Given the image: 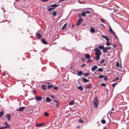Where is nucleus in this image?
<instances>
[{
    "mask_svg": "<svg viewBox=\"0 0 129 129\" xmlns=\"http://www.w3.org/2000/svg\"><path fill=\"white\" fill-rule=\"evenodd\" d=\"M94 51L95 52L96 56L94 57V58L96 60H98L100 58V56L101 54V51L97 48L95 49Z\"/></svg>",
    "mask_w": 129,
    "mask_h": 129,
    "instance_id": "1",
    "label": "nucleus"
},
{
    "mask_svg": "<svg viewBox=\"0 0 129 129\" xmlns=\"http://www.w3.org/2000/svg\"><path fill=\"white\" fill-rule=\"evenodd\" d=\"M93 104L94 107L95 108H98L99 105L98 99L97 97L95 98L93 100Z\"/></svg>",
    "mask_w": 129,
    "mask_h": 129,
    "instance_id": "2",
    "label": "nucleus"
},
{
    "mask_svg": "<svg viewBox=\"0 0 129 129\" xmlns=\"http://www.w3.org/2000/svg\"><path fill=\"white\" fill-rule=\"evenodd\" d=\"M78 80L79 81H83L85 82H89V80L84 78H80Z\"/></svg>",
    "mask_w": 129,
    "mask_h": 129,
    "instance_id": "3",
    "label": "nucleus"
},
{
    "mask_svg": "<svg viewBox=\"0 0 129 129\" xmlns=\"http://www.w3.org/2000/svg\"><path fill=\"white\" fill-rule=\"evenodd\" d=\"M83 18L79 19L77 22V23L76 24V25L77 26L79 25L80 24H81L83 22Z\"/></svg>",
    "mask_w": 129,
    "mask_h": 129,
    "instance_id": "4",
    "label": "nucleus"
},
{
    "mask_svg": "<svg viewBox=\"0 0 129 129\" xmlns=\"http://www.w3.org/2000/svg\"><path fill=\"white\" fill-rule=\"evenodd\" d=\"M35 100L37 101H40L42 99V98L41 96H36L35 97Z\"/></svg>",
    "mask_w": 129,
    "mask_h": 129,
    "instance_id": "5",
    "label": "nucleus"
},
{
    "mask_svg": "<svg viewBox=\"0 0 129 129\" xmlns=\"http://www.w3.org/2000/svg\"><path fill=\"white\" fill-rule=\"evenodd\" d=\"M98 67L96 65H94L93 66V67L91 68V70L92 71H94L95 70H96Z\"/></svg>",
    "mask_w": 129,
    "mask_h": 129,
    "instance_id": "6",
    "label": "nucleus"
},
{
    "mask_svg": "<svg viewBox=\"0 0 129 129\" xmlns=\"http://www.w3.org/2000/svg\"><path fill=\"white\" fill-rule=\"evenodd\" d=\"M25 107H20L19 109H17L16 110L17 111H22L23 110L25 109Z\"/></svg>",
    "mask_w": 129,
    "mask_h": 129,
    "instance_id": "7",
    "label": "nucleus"
},
{
    "mask_svg": "<svg viewBox=\"0 0 129 129\" xmlns=\"http://www.w3.org/2000/svg\"><path fill=\"white\" fill-rule=\"evenodd\" d=\"M84 57L87 59H89L90 58V55L88 54H86L84 55Z\"/></svg>",
    "mask_w": 129,
    "mask_h": 129,
    "instance_id": "8",
    "label": "nucleus"
},
{
    "mask_svg": "<svg viewBox=\"0 0 129 129\" xmlns=\"http://www.w3.org/2000/svg\"><path fill=\"white\" fill-rule=\"evenodd\" d=\"M36 37L39 39H40L41 37V35L40 33H37L36 34Z\"/></svg>",
    "mask_w": 129,
    "mask_h": 129,
    "instance_id": "9",
    "label": "nucleus"
},
{
    "mask_svg": "<svg viewBox=\"0 0 129 129\" xmlns=\"http://www.w3.org/2000/svg\"><path fill=\"white\" fill-rule=\"evenodd\" d=\"M6 116L8 120L9 121L10 119V114H8L6 115Z\"/></svg>",
    "mask_w": 129,
    "mask_h": 129,
    "instance_id": "10",
    "label": "nucleus"
},
{
    "mask_svg": "<svg viewBox=\"0 0 129 129\" xmlns=\"http://www.w3.org/2000/svg\"><path fill=\"white\" fill-rule=\"evenodd\" d=\"M95 29L91 27H90V31L92 33H94L95 32Z\"/></svg>",
    "mask_w": 129,
    "mask_h": 129,
    "instance_id": "11",
    "label": "nucleus"
},
{
    "mask_svg": "<svg viewBox=\"0 0 129 129\" xmlns=\"http://www.w3.org/2000/svg\"><path fill=\"white\" fill-rule=\"evenodd\" d=\"M102 37L103 38H104L107 41H109V39L107 37L103 35L102 36Z\"/></svg>",
    "mask_w": 129,
    "mask_h": 129,
    "instance_id": "12",
    "label": "nucleus"
},
{
    "mask_svg": "<svg viewBox=\"0 0 129 129\" xmlns=\"http://www.w3.org/2000/svg\"><path fill=\"white\" fill-rule=\"evenodd\" d=\"M42 42L45 44H48V43L46 42V40L44 39H42Z\"/></svg>",
    "mask_w": 129,
    "mask_h": 129,
    "instance_id": "13",
    "label": "nucleus"
},
{
    "mask_svg": "<svg viewBox=\"0 0 129 129\" xmlns=\"http://www.w3.org/2000/svg\"><path fill=\"white\" fill-rule=\"evenodd\" d=\"M59 4L58 5H57L56 4H53L52 5H50V6L51 7H57V6H59Z\"/></svg>",
    "mask_w": 129,
    "mask_h": 129,
    "instance_id": "14",
    "label": "nucleus"
},
{
    "mask_svg": "<svg viewBox=\"0 0 129 129\" xmlns=\"http://www.w3.org/2000/svg\"><path fill=\"white\" fill-rule=\"evenodd\" d=\"M109 31L112 34H114V33L110 25H109Z\"/></svg>",
    "mask_w": 129,
    "mask_h": 129,
    "instance_id": "15",
    "label": "nucleus"
},
{
    "mask_svg": "<svg viewBox=\"0 0 129 129\" xmlns=\"http://www.w3.org/2000/svg\"><path fill=\"white\" fill-rule=\"evenodd\" d=\"M77 72L78 73V76H80L81 75H83V72L81 71H77Z\"/></svg>",
    "mask_w": 129,
    "mask_h": 129,
    "instance_id": "16",
    "label": "nucleus"
},
{
    "mask_svg": "<svg viewBox=\"0 0 129 129\" xmlns=\"http://www.w3.org/2000/svg\"><path fill=\"white\" fill-rule=\"evenodd\" d=\"M67 25V23H66V24H65L63 25V27H62V30H64V29H65L66 28Z\"/></svg>",
    "mask_w": 129,
    "mask_h": 129,
    "instance_id": "17",
    "label": "nucleus"
},
{
    "mask_svg": "<svg viewBox=\"0 0 129 129\" xmlns=\"http://www.w3.org/2000/svg\"><path fill=\"white\" fill-rule=\"evenodd\" d=\"M78 88L79 89L81 90H83V87L81 86H78Z\"/></svg>",
    "mask_w": 129,
    "mask_h": 129,
    "instance_id": "18",
    "label": "nucleus"
},
{
    "mask_svg": "<svg viewBox=\"0 0 129 129\" xmlns=\"http://www.w3.org/2000/svg\"><path fill=\"white\" fill-rule=\"evenodd\" d=\"M4 114V113L3 111H2L0 112V118L2 117Z\"/></svg>",
    "mask_w": 129,
    "mask_h": 129,
    "instance_id": "19",
    "label": "nucleus"
},
{
    "mask_svg": "<svg viewBox=\"0 0 129 129\" xmlns=\"http://www.w3.org/2000/svg\"><path fill=\"white\" fill-rule=\"evenodd\" d=\"M43 124L42 123H40V124H36V126L37 127H40L41 126L43 125Z\"/></svg>",
    "mask_w": 129,
    "mask_h": 129,
    "instance_id": "20",
    "label": "nucleus"
},
{
    "mask_svg": "<svg viewBox=\"0 0 129 129\" xmlns=\"http://www.w3.org/2000/svg\"><path fill=\"white\" fill-rule=\"evenodd\" d=\"M46 100L47 102H50L51 101V99L50 98L47 97L46 99Z\"/></svg>",
    "mask_w": 129,
    "mask_h": 129,
    "instance_id": "21",
    "label": "nucleus"
},
{
    "mask_svg": "<svg viewBox=\"0 0 129 129\" xmlns=\"http://www.w3.org/2000/svg\"><path fill=\"white\" fill-rule=\"evenodd\" d=\"M44 115L45 116L47 117H48L49 116V114L46 112L44 113Z\"/></svg>",
    "mask_w": 129,
    "mask_h": 129,
    "instance_id": "22",
    "label": "nucleus"
},
{
    "mask_svg": "<svg viewBox=\"0 0 129 129\" xmlns=\"http://www.w3.org/2000/svg\"><path fill=\"white\" fill-rule=\"evenodd\" d=\"M5 124L6 125V126L4 127V128H6L7 127H10L7 124L6 122H5Z\"/></svg>",
    "mask_w": 129,
    "mask_h": 129,
    "instance_id": "23",
    "label": "nucleus"
},
{
    "mask_svg": "<svg viewBox=\"0 0 129 129\" xmlns=\"http://www.w3.org/2000/svg\"><path fill=\"white\" fill-rule=\"evenodd\" d=\"M101 122L102 123L104 124L106 123V121L104 119H102L101 120Z\"/></svg>",
    "mask_w": 129,
    "mask_h": 129,
    "instance_id": "24",
    "label": "nucleus"
},
{
    "mask_svg": "<svg viewBox=\"0 0 129 129\" xmlns=\"http://www.w3.org/2000/svg\"><path fill=\"white\" fill-rule=\"evenodd\" d=\"M82 15L83 17H84L86 15V13L84 12H82V13L81 14Z\"/></svg>",
    "mask_w": 129,
    "mask_h": 129,
    "instance_id": "25",
    "label": "nucleus"
},
{
    "mask_svg": "<svg viewBox=\"0 0 129 129\" xmlns=\"http://www.w3.org/2000/svg\"><path fill=\"white\" fill-rule=\"evenodd\" d=\"M74 101H72L71 102H69V105H72L74 104Z\"/></svg>",
    "mask_w": 129,
    "mask_h": 129,
    "instance_id": "26",
    "label": "nucleus"
},
{
    "mask_svg": "<svg viewBox=\"0 0 129 129\" xmlns=\"http://www.w3.org/2000/svg\"><path fill=\"white\" fill-rule=\"evenodd\" d=\"M52 15L53 16H55L57 15V13L55 11H54L53 12Z\"/></svg>",
    "mask_w": 129,
    "mask_h": 129,
    "instance_id": "27",
    "label": "nucleus"
},
{
    "mask_svg": "<svg viewBox=\"0 0 129 129\" xmlns=\"http://www.w3.org/2000/svg\"><path fill=\"white\" fill-rule=\"evenodd\" d=\"M103 71V70L102 68H99L97 70V71H98L99 72H102Z\"/></svg>",
    "mask_w": 129,
    "mask_h": 129,
    "instance_id": "28",
    "label": "nucleus"
},
{
    "mask_svg": "<svg viewBox=\"0 0 129 129\" xmlns=\"http://www.w3.org/2000/svg\"><path fill=\"white\" fill-rule=\"evenodd\" d=\"M47 86L45 85H43L42 86V88L44 89L45 90L46 89V87Z\"/></svg>",
    "mask_w": 129,
    "mask_h": 129,
    "instance_id": "29",
    "label": "nucleus"
},
{
    "mask_svg": "<svg viewBox=\"0 0 129 129\" xmlns=\"http://www.w3.org/2000/svg\"><path fill=\"white\" fill-rule=\"evenodd\" d=\"M104 46H99V48L100 49H103L104 48Z\"/></svg>",
    "mask_w": 129,
    "mask_h": 129,
    "instance_id": "30",
    "label": "nucleus"
},
{
    "mask_svg": "<svg viewBox=\"0 0 129 129\" xmlns=\"http://www.w3.org/2000/svg\"><path fill=\"white\" fill-rule=\"evenodd\" d=\"M107 49H106V48H105L103 49V51L104 52H107Z\"/></svg>",
    "mask_w": 129,
    "mask_h": 129,
    "instance_id": "31",
    "label": "nucleus"
},
{
    "mask_svg": "<svg viewBox=\"0 0 129 129\" xmlns=\"http://www.w3.org/2000/svg\"><path fill=\"white\" fill-rule=\"evenodd\" d=\"M53 85H49L48 86V88L49 89H50L51 88V87H53Z\"/></svg>",
    "mask_w": 129,
    "mask_h": 129,
    "instance_id": "32",
    "label": "nucleus"
},
{
    "mask_svg": "<svg viewBox=\"0 0 129 129\" xmlns=\"http://www.w3.org/2000/svg\"><path fill=\"white\" fill-rule=\"evenodd\" d=\"M107 49V50L108 49L109 50H110L112 49V47H106Z\"/></svg>",
    "mask_w": 129,
    "mask_h": 129,
    "instance_id": "33",
    "label": "nucleus"
},
{
    "mask_svg": "<svg viewBox=\"0 0 129 129\" xmlns=\"http://www.w3.org/2000/svg\"><path fill=\"white\" fill-rule=\"evenodd\" d=\"M85 12V13H86V14H90L91 13L90 11H88V10L86 11Z\"/></svg>",
    "mask_w": 129,
    "mask_h": 129,
    "instance_id": "34",
    "label": "nucleus"
},
{
    "mask_svg": "<svg viewBox=\"0 0 129 129\" xmlns=\"http://www.w3.org/2000/svg\"><path fill=\"white\" fill-rule=\"evenodd\" d=\"M89 75V73H86L85 74H83V75L84 76H87L88 75Z\"/></svg>",
    "mask_w": 129,
    "mask_h": 129,
    "instance_id": "35",
    "label": "nucleus"
},
{
    "mask_svg": "<svg viewBox=\"0 0 129 129\" xmlns=\"http://www.w3.org/2000/svg\"><path fill=\"white\" fill-rule=\"evenodd\" d=\"M100 21L101 22H102L104 23V22H105V21L104 20V19H103L101 18L100 19Z\"/></svg>",
    "mask_w": 129,
    "mask_h": 129,
    "instance_id": "36",
    "label": "nucleus"
},
{
    "mask_svg": "<svg viewBox=\"0 0 129 129\" xmlns=\"http://www.w3.org/2000/svg\"><path fill=\"white\" fill-rule=\"evenodd\" d=\"M54 9L53 8H50L47 10V11H51Z\"/></svg>",
    "mask_w": 129,
    "mask_h": 129,
    "instance_id": "37",
    "label": "nucleus"
},
{
    "mask_svg": "<svg viewBox=\"0 0 129 129\" xmlns=\"http://www.w3.org/2000/svg\"><path fill=\"white\" fill-rule=\"evenodd\" d=\"M106 45L107 46H109L110 45V44L109 41H107L106 43Z\"/></svg>",
    "mask_w": 129,
    "mask_h": 129,
    "instance_id": "38",
    "label": "nucleus"
},
{
    "mask_svg": "<svg viewBox=\"0 0 129 129\" xmlns=\"http://www.w3.org/2000/svg\"><path fill=\"white\" fill-rule=\"evenodd\" d=\"M101 85L103 86H106V85L104 83H102L101 84Z\"/></svg>",
    "mask_w": 129,
    "mask_h": 129,
    "instance_id": "39",
    "label": "nucleus"
},
{
    "mask_svg": "<svg viewBox=\"0 0 129 129\" xmlns=\"http://www.w3.org/2000/svg\"><path fill=\"white\" fill-rule=\"evenodd\" d=\"M104 76L103 75H99L98 76V77L100 78H103Z\"/></svg>",
    "mask_w": 129,
    "mask_h": 129,
    "instance_id": "40",
    "label": "nucleus"
},
{
    "mask_svg": "<svg viewBox=\"0 0 129 129\" xmlns=\"http://www.w3.org/2000/svg\"><path fill=\"white\" fill-rule=\"evenodd\" d=\"M79 121L80 123H83V122L82 120L81 119H79Z\"/></svg>",
    "mask_w": 129,
    "mask_h": 129,
    "instance_id": "41",
    "label": "nucleus"
},
{
    "mask_svg": "<svg viewBox=\"0 0 129 129\" xmlns=\"http://www.w3.org/2000/svg\"><path fill=\"white\" fill-rule=\"evenodd\" d=\"M114 35L115 37V38L117 39H118V37H117V36H116V34L114 33V34H113Z\"/></svg>",
    "mask_w": 129,
    "mask_h": 129,
    "instance_id": "42",
    "label": "nucleus"
},
{
    "mask_svg": "<svg viewBox=\"0 0 129 129\" xmlns=\"http://www.w3.org/2000/svg\"><path fill=\"white\" fill-rule=\"evenodd\" d=\"M104 59H103L102 61L100 62V63H103L104 61Z\"/></svg>",
    "mask_w": 129,
    "mask_h": 129,
    "instance_id": "43",
    "label": "nucleus"
},
{
    "mask_svg": "<svg viewBox=\"0 0 129 129\" xmlns=\"http://www.w3.org/2000/svg\"><path fill=\"white\" fill-rule=\"evenodd\" d=\"M117 84V83H114L113 84H112V85L113 87H115V86Z\"/></svg>",
    "mask_w": 129,
    "mask_h": 129,
    "instance_id": "44",
    "label": "nucleus"
},
{
    "mask_svg": "<svg viewBox=\"0 0 129 129\" xmlns=\"http://www.w3.org/2000/svg\"><path fill=\"white\" fill-rule=\"evenodd\" d=\"M81 15H82L80 13H79V19L82 18H81Z\"/></svg>",
    "mask_w": 129,
    "mask_h": 129,
    "instance_id": "45",
    "label": "nucleus"
},
{
    "mask_svg": "<svg viewBox=\"0 0 129 129\" xmlns=\"http://www.w3.org/2000/svg\"><path fill=\"white\" fill-rule=\"evenodd\" d=\"M91 85H89L87 86V88H90L91 87Z\"/></svg>",
    "mask_w": 129,
    "mask_h": 129,
    "instance_id": "46",
    "label": "nucleus"
},
{
    "mask_svg": "<svg viewBox=\"0 0 129 129\" xmlns=\"http://www.w3.org/2000/svg\"><path fill=\"white\" fill-rule=\"evenodd\" d=\"M116 65L117 66L119 67V62L117 63Z\"/></svg>",
    "mask_w": 129,
    "mask_h": 129,
    "instance_id": "47",
    "label": "nucleus"
},
{
    "mask_svg": "<svg viewBox=\"0 0 129 129\" xmlns=\"http://www.w3.org/2000/svg\"><path fill=\"white\" fill-rule=\"evenodd\" d=\"M119 79V78H116L115 79V80H113V81H116L118 79Z\"/></svg>",
    "mask_w": 129,
    "mask_h": 129,
    "instance_id": "48",
    "label": "nucleus"
},
{
    "mask_svg": "<svg viewBox=\"0 0 129 129\" xmlns=\"http://www.w3.org/2000/svg\"><path fill=\"white\" fill-rule=\"evenodd\" d=\"M59 103H57V104H56V107L58 108L59 107Z\"/></svg>",
    "mask_w": 129,
    "mask_h": 129,
    "instance_id": "49",
    "label": "nucleus"
},
{
    "mask_svg": "<svg viewBox=\"0 0 129 129\" xmlns=\"http://www.w3.org/2000/svg\"><path fill=\"white\" fill-rule=\"evenodd\" d=\"M54 88L57 90L58 89V87H54Z\"/></svg>",
    "mask_w": 129,
    "mask_h": 129,
    "instance_id": "50",
    "label": "nucleus"
},
{
    "mask_svg": "<svg viewBox=\"0 0 129 129\" xmlns=\"http://www.w3.org/2000/svg\"><path fill=\"white\" fill-rule=\"evenodd\" d=\"M85 64L84 63L83 65H82L81 67H83L85 66Z\"/></svg>",
    "mask_w": 129,
    "mask_h": 129,
    "instance_id": "51",
    "label": "nucleus"
},
{
    "mask_svg": "<svg viewBox=\"0 0 129 129\" xmlns=\"http://www.w3.org/2000/svg\"><path fill=\"white\" fill-rule=\"evenodd\" d=\"M41 1L43 2H47L49 0H41Z\"/></svg>",
    "mask_w": 129,
    "mask_h": 129,
    "instance_id": "52",
    "label": "nucleus"
},
{
    "mask_svg": "<svg viewBox=\"0 0 129 129\" xmlns=\"http://www.w3.org/2000/svg\"><path fill=\"white\" fill-rule=\"evenodd\" d=\"M54 101L56 103H58V101L56 100H54Z\"/></svg>",
    "mask_w": 129,
    "mask_h": 129,
    "instance_id": "53",
    "label": "nucleus"
},
{
    "mask_svg": "<svg viewBox=\"0 0 129 129\" xmlns=\"http://www.w3.org/2000/svg\"><path fill=\"white\" fill-rule=\"evenodd\" d=\"M113 47H114V48H115V47H117V45H114L113 46Z\"/></svg>",
    "mask_w": 129,
    "mask_h": 129,
    "instance_id": "54",
    "label": "nucleus"
},
{
    "mask_svg": "<svg viewBox=\"0 0 129 129\" xmlns=\"http://www.w3.org/2000/svg\"><path fill=\"white\" fill-rule=\"evenodd\" d=\"M104 80H107V78L106 77H105L104 79Z\"/></svg>",
    "mask_w": 129,
    "mask_h": 129,
    "instance_id": "55",
    "label": "nucleus"
},
{
    "mask_svg": "<svg viewBox=\"0 0 129 129\" xmlns=\"http://www.w3.org/2000/svg\"><path fill=\"white\" fill-rule=\"evenodd\" d=\"M91 60H88L87 62V63H89L90 61Z\"/></svg>",
    "mask_w": 129,
    "mask_h": 129,
    "instance_id": "56",
    "label": "nucleus"
},
{
    "mask_svg": "<svg viewBox=\"0 0 129 129\" xmlns=\"http://www.w3.org/2000/svg\"><path fill=\"white\" fill-rule=\"evenodd\" d=\"M82 61L83 62L84 61H85V60H84V58H82Z\"/></svg>",
    "mask_w": 129,
    "mask_h": 129,
    "instance_id": "57",
    "label": "nucleus"
},
{
    "mask_svg": "<svg viewBox=\"0 0 129 129\" xmlns=\"http://www.w3.org/2000/svg\"><path fill=\"white\" fill-rule=\"evenodd\" d=\"M51 96L54 99L55 98V97L53 96Z\"/></svg>",
    "mask_w": 129,
    "mask_h": 129,
    "instance_id": "58",
    "label": "nucleus"
},
{
    "mask_svg": "<svg viewBox=\"0 0 129 129\" xmlns=\"http://www.w3.org/2000/svg\"><path fill=\"white\" fill-rule=\"evenodd\" d=\"M4 128H5L4 127H0V129H2Z\"/></svg>",
    "mask_w": 129,
    "mask_h": 129,
    "instance_id": "59",
    "label": "nucleus"
},
{
    "mask_svg": "<svg viewBox=\"0 0 129 129\" xmlns=\"http://www.w3.org/2000/svg\"><path fill=\"white\" fill-rule=\"evenodd\" d=\"M106 127L104 126L103 128V129H106Z\"/></svg>",
    "mask_w": 129,
    "mask_h": 129,
    "instance_id": "60",
    "label": "nucleus"
},
{
    "mask_svg": "<svg viewBox=\"0 0 129 129\" xmlns=\"http://www.w3.org/2000/svg\"><path fill=\"white\" fill-rule=\"evenodd\" d=\"M62 1H61V0H60L59 2V3H60Z\"/></svg>",
    "mask_w": 129,
    "mask_h": 129,
    "instance_id": "61",
    "label": "nucleus"
},
{
    "mask_svg": "<svg viewBox=\"0 0 129 129\" xmlns=\"http://www.w3.org/2000/svg\"><path fill=\"white\" fill-rule=\"evenodd\" d=\"M74 26V25H72V27H73Z\"/></svg>",
    "mask_w": 129,
    "mask_h": 129,
    "instance_id": "62",
    "label": "nucleus"
},
{
    "mask_svg": "<svg viewBox=\"0 0 129 129\" xmlns=\"http://www.w3.org/2000/svg\"><path fill=\"white\" fill-rule=\"evenodd\" d=\"M113 108H112V109H111V111L113 110Z\"/></svg>",
    "mask_w": 129,
    "mask_h": 129,
    "instance_id": "63",
    "label": "nucleus"
},
{
    "mask_svg": "<svg viewBox=\"0 0 129 129\" xmlns=\"http://www.w3.org/2000/svg\"><path fill=\"white\" fill-rule=\"evenodd\" d=\"M47 83V84H50V83Z\"/></svg>",
    "mask_w": 129,
    "mask_h": 129,
    "instance_id": "64",
    "label": "nucleus"
}]
</instances>
